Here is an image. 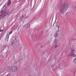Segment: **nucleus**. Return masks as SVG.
<instances>
[{
	"label": "nucleus",
	"instance_id": "nucleus-1",
	"mask_svg": "<svg viewBox=\"0 0 76 76\" xmlns=\"http://www.w3.org/2000/svg\"><path fill=\"white\" fill-rule=\"evenodd\" d=\"M69 5L67 4H64L62 7V9L61 10V13H62L63 12H64V10H67L69 8Z\"/></svg>",
	"mask_w": 76,
	"mask_h": 76
},
{
	"label": "nucleus",
	"instance_id": "nucleus-2",
	"mask_svg": "<svg viewBox=\"0 0 76 76\" xmlns=\"http://www.w3.org/2000/svg\"><path fill=\"white\" fill-rule=\"evenodd\" d=\"M12 71L13 72H16L17 71V67L15 66L12 68Z\"/></svg>",
	"mask_w": 76,
	"mask_h": 76
},
{
	"label": "nucleus",
	"instance_id": "nucleus-3",
	"mask_svg": "<svg viewBox=\"0 0 76 76\" xmlns=\"http://www.w3.org/2000/svg\"><path fill=\"white\" fill-rule=\"evenodd\" d=\"M69 56H72L73 57H76V55L75 54L72 53V54H69Z\"/></svg>",
	"mask_w": 76,
	"mask_h": 76
},
{
	"label": "nucleus",
	"instance_id": "nucleus-4",
	"mask_svg": "<svg viewBox=\"0 0 76 76\" xmlns=\"http://www.w3.org/2000/svg\"><path fill=\"white\" fill-rule=\"evenodd\" d=\"M75 53V49L72 48L71 50V51L69 54H73Z\"/></svg>",
	"mask_w": 76,
	"mask_h": 76
},
{
	"label": "nucleus",
	"instance_id": "nucleus-5",
	"mask_svg": "<svg viewBox=\"0 0 76 76\" xmlns=\"http://www.w3.org/2000/svg\"><path fill=\"white\" fill-rule=\"evenodd\" d=\"M16 42L15 41H13L12 42V46H14L16 45Z\"/></svg>",
	"mask_w": 76,
	"mask_h": 76
},
{
	"label": "nucleus",
	"instance_id": "nucleus-6",
	"mask_svg": "<svg viewBox=\"0 0 76 76\" xmlns=\"http://www.w3.org/2000/svg\"><path fill=\"white\" fill-rule=\"evenodd\" d=\"M58 33H55L54 35V37H55V38H57L58 36Z\"/></svg>",
	"mask_w": 76,
	"mask_h": 76
},
{
	"label": "nucleus",
	"instance_id": "nucleus-7",
	"mask_svg": "<svg viewBox=\"0 0 76 76\" xmlns=\"http://www.w3.org/2000/svg\"><path fill=\"white\" fill-rule=\"evenodd\" d=\"M10 4H11V1H10V0H9V1L8 2L7 5L9 6Z\"/></svg>",
	"mask_w": 76,
	"mask_h": 76
},
{
	"label": "nucleus",
	"instance_id": "nucleus-8",
	"mask_svg": "<svg viewBox=\"0 0 76 76\" xmlns=\"http://www.w3.org/2000/svg\"><path fill=\"white\" fill-rule=\"evenodd\" d=\"M73 63H75V64H76V58L74 59L73 61Z\"/></svg>",
	"mask_w": 76,
	"mask_h": 76
},
{
	"label": "nucleus",
	"instance_id": "nucleus-9",
	"mask_svg": "<svg viewBox=\"0 0 76 76\" xmlns=\"http://www.w3.org/2000/svg\"><path fill=\"white\" fill-rule=\"evenodd\" d=\"M27 28H29L30 27V24L29 23H28L27 25Z\"/></svg>",
	"mask_w": 76,
	"mask_h": 76
},
{
	"label": "nucleus",
	"instance_id": "nucleus-10",
	"mask_svg": "<svg viewBox=\"0 0 76 76\" xmlns=\"http://www.w3.org/2000/svg\"><path fill=\"white\" fill-rule=\"evenodd\" d=\"M58 45L57 44L56 45H55L54 48H57V47H58Z\"/></svg>",
	"mask_w": 76,
	"mask_h": 76
},
{
	"label": "nucleus",
	"instance_id": "nucleus-11",
	"mask_svg": "<svg viewBox=\"0 0 76 76\" xmlns=\"http://www.w3.org/2000/svg\"><path fill=\"white\" fill-rule=\"evenodd\" d=\"M3 29H1L0 30V32H3Z\"/></svg>",
	"mask_w": 76,
	"mask_h": 76
},
{
	"label": "nucleus",
	"instance_id": "nucleus-12",
	"mask_svg": "<svg viewBox=\"0 0 76 76\" xmlns=\"http://www.w3.org/2000/svg\"><path fill=\"white\" fill-rule=\"evenodd\" d=\"M9 33H7V35H6V37H8V35H9Z\"/></svg>",
	"mask_w": 76,
	"mask_h": 76
},
{
	"label": "nucleus",
	"instance_id": "nucleus-13",
	"mask_svg": "<svg viewBox=\"0 0 76 76\" xmlns=\"http://www.w3.org/2000/svg\"><path fill=\"white\" fill-rule=\"evenodd\" d=\"M12 33V31H11L10 32V34H11Z\"/></svg>",
	"mask_w": 76,
	"mask_h": 76
},
{
	"label": "nucleus",
	"instance_id": "nucleus-14",
	"mask_svg": "<svg viewBox=\"0 0 76 76\" xmlns=\"http://www.w3.org/2000/svg\"><path fill=\"white\" fill-rule=\"evenodd\" d=\"M57 27L58 29H59V28H60V27H59V26H58V25H57Z\"/></svg>",
	"mask_w": 76,
	"mask_h": 76
},
{
	"label": "nucleus",
	"instance_id": "nucleus-15",
	"mask_svg": "<svg viewBox=\"0 0 76 76\" xmlns=\"http://www.w3.org/2000/svg\"><path fill=\"white\" fill-rule=\"evenodd\" d=\"M5 7V5H4L3 6V7Z\"/></svg>",
	"mask_w": 76,
	"mask_h": 76
}]
</instances>
